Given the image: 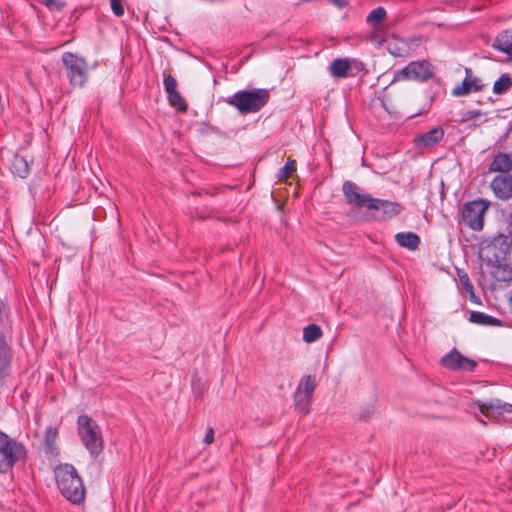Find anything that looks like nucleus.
Returning a JSON list of instances; mask_svg holds the SVG:
<instances>
[{
    "instance_id": "6ab92c4d",
    "label": "nucleus",
    "mask_w": 512,
    "mask_h": 512,
    "mask_svg": "<svg viewBox=\"0 0 512 512\" xmlns=\"http://www.w3.org/2000/svg\"><path fill=\"white\" fill-rule=\"evenodd\" d=\"M489 169L495 172H509L512 170V158L506 153L497 154L489 165Z\"/></svg>"
},
{
    "instance_id": "ddd939ff",
    "label": "nucleus",
    "mask_w": 512,
    "mask_h": 512,
    "mask_svg": "<svg viewBox=\"0 0 512 512\" xmlns=\"http://www.w3.org/2000/svg\"><path fill=\"white\" fill-rule=\"evenodd\" d=\"M494 194L500 199L512 197V175L503 174L496 176L491 182Z\"/></svg>"
},
{
    "instance_id": "7c9ffc66",
    "label": "nucleus",
    "mask_w": 512,
    "mask_h": 512,
    "mask_svg": "<svg viewBox=\"0 0 512 512\" xmlns=\"http://www.w3.org/2000/svg\"><path fill=\"white\" fill-rule=\"evenodd\" d=\"M168 100H169L170 104L172 106L176 107L178 110H185V108H186L185 101L181 97V95L178 93V91L168 94Z\"/></svg>"
},
{
    "instance_id": "4468645a",
    "label": "nucleus",
    "mask_w": 512,
    "mask_h": 512,
    "mask_svg": "<svg viewBox=\"0 0 512 512\" xmlns=\"http://www.w3.org/2000/svg\"><path fill=\"white\" fill-rule=\"evenodd\" d=\"M444 137V130L441 127H434L431 130L417 136L414 144L418 148H428L438 144Z\"/></svg>"
},
{
    "instance_id": "c85d7f7f",
    "label": "nucleus",
    "mask_w": 512,
    "mask_h": 512,
    "mask_svg": "<svg viewBox=\"0 0 512 512\" xmlns=\"http://www.w3.org/2000/svg\"><path fill=\"white\" fill-rule=\"evenodd\" d=\"M386 17V11L383 7L373 9L367 16V22L371 25H376L383 21Z\"/></svg>"
},
{
    "instance_id": "9d476101",
    "label": "nucleus",
    "mask_w": 512,
    "mask_h": 512,
    "mask_svg": "<svg viewBox=\"0 0 512 512\" xmlns=\"http://www.w3.org/2000/svg\"><path fill=\"white\" fill-rule=\"evenodd\" d=\"M363 70L364 64L355 58H336L328 67V72L334 78L353 77Z\"/></svg>"
},
{
    "instance_id": "412c9836",
    "label": "nucleus",
    "mask_w": 512,
    "mask_h": 512,
    "mask_svg": "<svg viewBox=\"0 0 512 512\" xmlns=\"http://www.w3.org/2000/svg\"><path fill=\"white\" fill-rule=\"evenodd\" d=\"M469 320L472 323L483 325V326H501L502 322L488 314H485L483 312L473 311L470 314Z\"/></svg>"
},
{
    "instance_id": "bb28decb",
    "label": "nucleus",
    "mask_w": 512,
    "mask_h": 512,
    "mask_svg": "<svg viewBox=\"0 0 512 512\" xmlns=\"http://www.w3.org/2000/svg\"><path fill=\"white\" fill-rule=\"evenodd\" d=\"M322 336L321 328L316 324H310L303 329V340L306 343H313Z\"/></svg>"
},
{
    "instance_id": "9b49d317",
    "label": "nucleus",
    "mask_w": 512,
    "mask_h": 512,
    "mask_svg": "<svg viewBox=\"0 0 512 512\" xmlns=\"http://www.w3.org/2000/svg\"><path fill=\"white\" fill-rule=\"evenodd\" d=\"M480 411L486 417H492L495 419L503 418V420H509L507 416L512 414V404L504 402L500 399H492L480 405Z\"/></svg>"
},
{
    "instance_id": "0eeeda50",
    "label": "nucleus",
    "mask_w": 512,
    "mask_h": 512,
    "mask_svg": "<svg viewBox=\"0 0 512 512\" xmlns=\"http://www.w3.org/2000/svg\"><path fill=\"white\" fill-rule=\"evenodd\" d=\"M490 202L484 199H476L464 204L461 210L462 221L475 232L484 228V216L487 213Z\"/></svg>"
},
{
    "instance_id": "cd10ccee",
    "label": "nucleus",
    "mask_w": 512,
    "mask_h": 512,
    "mask_svg": "<svg viewBox=\"0 0 512 512\" xmlns=\"http://www.w3.org/2000/svg\"><path fill=\"white\" fill-rule=\"evenodd\" d=\"M512 86V79L508 74H502L493 85L495 94H502L508 91Z\"/></svg>"
},
{
    "instance_id": "f8f14e48",
    "label": "nucleus",
    "mask_w": 512,
    "mask_h": 512,
    "mask_svg": "<svg viewBox=\"0 0 512 512\" xmlns=\"http://www.w3.org/2000/svg\"><path fill=\"white\" fill-rule=\"evenodd\" d=\"M441 363L445 368L451 370L472 371L476 367V362L474 360L464 357L455 349L445 355L441 359Z\"/></svg>"
},
{
    "instance_id": "f3484780",
    "label": "nucleus",
    "mask_w": 512,
    "mask_h": 512,
    "mask_svg": "<svg viewBox=\"0 0 512 512\" xmlns=\"http://www.w3.org/2000/svg\"><path fill=\"white\" fill-rule=\"evenodd\" d=\"M13 359L11 346L8 344L4 334L0 333V377L7 375Z\"/></svg>"
},
{
    "instance_id": "58836bf2",
    "label": "nucleus",
    "mask_w": 512,
    "mask_h": 512,
    "mask_svg": "<svg viewBox=\"0 0 512 512\" xmlns=\"http://www.w3.org/2000/svg\"><path fill=\"white\" fill-rule=\"evenodd\" d=\"M335 6L343 8L348 4V0H330Z\"/></svg>"
},
{
    "instance_id": "4be33fe9",
    "label": "nucleus",
    "mask_w": 512,
    "mask_h": 512,
    "mask_svg": "<svg viewBox=\"0 0 512 512\" xmlns=\"http://www.w3.org/2000/svg\"><path fill=\"white\" fill-rule=\"evenodd\" d=\"M487 118L481 110H467L461 116V122L468 123L469 126H478L486 122Z\"/></svg>"
},
{
    "instance_id": "423d86ee",
    "label": "nucleus",
    "mask_w": 512,
    "mask_h": 512,
    "mask_svg": "<svg viewBox=\"0 0 512 512\" xmlns=\"http://www.w3.org/2000/svg\"><path fill=\"white\" fill-rule=\"evenodd\" d=\"M26 456L25 447L0 431V472L5 473Z\"/></svg>"
},
{
    "instance_id": "7ed1b4c3",
    "label": "nucleus",
    "mask_w": 512,
    "mask_h": 512,
    "mask_svg": "<svg viewBox=\"0 0 512 512\" xmlns=\"http://www.w3.org/2000/svg\"><path fill=\"white\" fill-rule=\"evenodd\" d=\"M78 436L88 450L89 454L96 458L103 451V436L97 422L83 414L77 419Z\"/></svg>"
},
{
    "instance_id": "39448f33",
    "label": "nucleus",
    "mask_w": 512,
    "mask_h": 512,
    "mask_svg": "<svg viewBox=\"0 0 512 512\" xmlns=\"http://www.w3.org/2000/svg\"><path fill=\"white\" fill-rule=\"evenodd\" d=\"M512 248V238L500 233L491 241H483L479 248V257L487 265H496L505 261Z\"/></svg>"
},
{
    "instance_id": "2f4dec72",
    "label": "nucleus",
    "mask_w": 512,
    "mask_h": 512,
    "mask_svg": "<svg viewBox=\"0 0 512 512\" xmlns=\"http://www.w3.org/2000/svg\"><path fill=\"white\" fill-rule=\"evenodd\" d=\"M458 277H459L460 283L462 284V286L465 289V291L467 293L473 295L474 294V287H473V284L471 283V281L469 279L468 274L463 272V271H458Z\"/></svg>"
},
{
    "instance_id": "1a4fd4ad",
    "label": "nucleus",
    "mask_w": 512,
    "mask_h": 512,
    "mask_svg": "<svg viewBox=\"0 0 512 512\" xmlns=\"http://www.w3.org/2000/svg\"><path fill=\"white\" fill-rule=\"evenodd\" d=\"M434 75V67L426 60L413 61L395 73L394 80L424 82Z\"/></svg>"
},
{
    "instance_id": "f704fd0d",
    "label": "nucleus",
    "mask_w": 512,
    "mask_h": 512,
    "mask_svg": "<svg viewBox=\"0 0 512 512\" xmlns=\"http://www.w3.org/2000/svg\"><path fill=\"white\" fill-rule=\"evenodd\" d=\"M57 435H58V429L53 427V426H49L46 428V431H45V441L47 443V445L51 446L53 445V443L55 442L56 438H57Z\"/></svg>"
},
{
    "instance_id": "ea45409f",
    "label": "nucleus",
    "mask_w": 512,
    "mask_h": 512,
    "mask_svg": "<svg viewBox=\"0 0 512 512\" xmlns=\"http://www.w3.org/2000/svg\"><path fill=\"white\" fill-rule=\"evenodd\" d=\"M7 310V304L3 301H0V321L2 320V316L7 313Z\"/></svg>"
},
{
    "instance_id": "393cba45",
    "label": "nucleus",
    "mask_w": 512,
    "mask_h": 512,
    "mask_svg": "<svg viewBox=\"0 0 512 512\" xmlns=\"http://www.w3.org/2000/svg\"><path fill=\"white\" fill-rule=\"evenodd\" d=\"M315 387H316V383H315L314 378L312 376L308 375V376L303 377L300 380L296 391L301 392L302 394H305L312 398L313 393L315 391Z\"/></svg>"
},
{
    "instance_id": "a878e982",
    "label": "nucleus",
    "mask_w": 512,
    "mask_h": 512,
    "mask_svg": "<svg viewBox=\"0 0 512 512\" xmlns=\"http://www.w3.org/2000/svg\"><path fill=\"white\" fill-rule=\"evenodd\" d=\"M311 400H312L311 397H309L305 394H302L301 392L295 391V395H294L295 407L300 413L307 414L309 412Z\"/></svg>"
},
{
    "instance_id": "473e14b6",
    "label": "nucleus",
    "mask_w": 512,
    "mask_h": 512,
    "mask_svg": "<svg viewBox=\"0 0 512 512\" xmlns=\"http://www.w3.org/2000/svg\"><path fill=\"white\" fill-rule=\"evenodd\" d=\"M163 84H164V88H165V91L167 92V94L177 91L176 90L177 82L173 76H171V75L165 76L164 80H163Z\"/></svg>"
},
{
    "instance_id": "b1692460",
    "label": "nucleus",
    "mask_w": 512,
    "mask_h": 512,
    "mask_svg": "<svg viewBox=\"0 0 512 512\" xmlns=\"http://www.w3.org/2000/svg\"><path fill=\"white\" fill-rule=\"evenodd\" d=\"M491 266L495 268L493 275L496 278V280L503 282H508L512 280V268L510 266L503 264V262Z\"/></svg>"
},
{
    "instance_id": "20e7f679",
    "label": "nucleus",
    "mask_w": 512,
    "mask_h": 512,
    "mask_svg": "<svg viewBox=\"0 0 512 512\" xmlns=\"http://www.w3.org/2000/svg\"><path fill=\"white\" fill-rule=\"evenodd\" d=\"M269 92L266 89H251L236 92L227 99L241 114L255 113L268 102Z\"/></svg>"
},
{
    "instance_id": "c9c22d12",
    "label": "nucleus",
    "mask_w": 512,
    "mask_h": 512,
    "mask_svg": "<svg viewBox=\"0 0 512 512\" xmlns=\"http://www.w3.org/2000/svg\"><path fill=\"white\" fill-rule=\"evenodd\" d=\"M213 440H214V431L212 428H209L206 432L204 442L206 444H211L213 442Z\"/></svg>"
},
{
    "instance_id": "a211bd4d",
    "label": "nucleus",
    "mask_w": 512,
    "mask_h": 512,
    "mask_svg": "<svg viewBox=\"0 0 512 512\" xmlns=\"http://www.w3.org/2000/svg\"><path fill=\"white\" fill-rule=\"evenodd\" d=\"M397 244L408 250H416L420 244V238L413 232H399L395 235Z\"/></svg>"
},
{
    "instance_id": "2eb2a0df",
    "label": "nucleus",
    "mask_w": 512,
    "mask_h": 512,
    "mask_svg": "<svg viewBox=\"0 0 512 512\" xmlns=\"http://www.w3.org/2000/svg\"><path fill=\"white\" fill-rule=\"evenodd\" d=\"M492 47L505 54L507 61L512 62V29L500 32L493 40Z\"/></svg>"
},
{
    "instance_id": "72a5a7b5",
    "label": "nucleus",
    "mask_w": 512,
    "mask_h": 512,
    "mask_svg": "<svg viewBox=\"0 0 512 512\" xmlns=\"http://www.w3.org/2000/svg\"><path fill=\"white\" fill-rule=\"evenodd\" d=\"M110 6L115 16L121 17L124 15L123 0H110Z\"/></svg>"
},
{
    "instance_id": "6e6552de",
    "label": "nucleus",
    "mask_w": 512,
    "mask_h": 512,
    "mask_svg": "<svg viewBox=\"0 0 512 512\" xmlns=\"http://www.w3.org/2000/svg\"><path fill=\"white\" fill-rule=\"evenodd\" d=\"M62 62L67 70L71 85L82 87L88 78V64L86 60L71 52L62 55Z\"/></svg>"
},
{
    "instance_id": "aec40b11",
    "label": "nucleus",
    "mask_w": 512,
    "mask_h": 512,
    "mask_svg": "<svg viewBox=\"0 0 512 512\" xmlns=\"http://www.w3.org/2000/svg\"><path fill=\"white\" fill-rule=\"evenodd\" d=\"M389 52L395 57H407L410 55L412 47L411 44L402 39H394L389 43Z\"/></svg>"
},
{
    "instance_id": "e433bc0d",
    "label": "nucleus",
    "mask_w": 512,
    "mask_h": 512,
    "mask_svg": "<svg viewBox=\"0 0 512 512\" xmlns=\"http://www.w3.org/2000/svg\"><path fill=\"white\" fill-rule=\"evenodd\" d=\"M504 234L509 235L510 238H512V213L508 216L506 232Z\"/></svg>"
},
{
    "instance_id": "f257e3e1",
    "label": "nucleus",
    "mask_w": 512,
    "mask_h": 512,
    "mask_svg": "<svg viewBox=\"0 0 512 512\" xmlns=\"http://www.w3.org/2000/svg\"><path fill=\"white\" fill-rule=\"evenodd\" d=\"M343 193L347 202L355 208H367L380 211L384 219L398 215L402 208L396 202L373 198L370 194L361 193L359 187L350 181L343 184Z\"/></svg>"
},
{
    "instance_id": "5701e85b",
    "label": "nucleus",
    "mask_w": 512,
    "mask_h": 512,
    "mask_svg": "<svg viewBox=\"0 0 512 512\" xmlns=\"http://www.w3.org/2000/svg\"><path fill=\"white\" fill-rule=\"evenodd\" d=\"M11 170L20 178H26L29 174V165L27 160L20 155L14 156L11 164Z\"/></svg>"
},
{
    "instance_id": "4c0bfd02",
    "label": "nucleus",
    "mask_w": 512,
    "mask_h": 512,
    "mask_svg": "<svg viewBox=\"0 0 512 512\" xmlns=\"http://www.w3.org/2000/svg\"><path fill=\"white\" fill-rule=\"evenodd\" d=\"M44 4L48 8H60L61 5L59 4L58 0H44Z\"/></svg>"
},
{
    "instance_id": "f03ea898",
    "label": "nucleus",
    "mask_w": 512,
    "mask_h": 512,
    "mask_svg": "<svg viewBox=\"0 0 512 512\" xmlns=\"http://www.w3.org/2000/svg\"><path fill=\"white\" fill-rule=\"evenodd\" d=\"M55 481L63 497L73 504L81 503L85 498V486L77 470L71 464H59L54 469Z\"/></svg>"
},
{
    "instance_id": "dca6fc26",
    "label": "nucleus",
    "mask_w": 512,
    "mask_h": 512,
    "mask_svg": "<svg viewBox=\"0 0 512 512\" xmlns=\"http://www.w3.org/2000/svg\"><path fill=\"white\" fill-rule=\"evenodd\" d=\"M481 87V80L474 76L470 70L466 69V77L464 78L462 85L455 87L452 94L454 96H463L471 92L479 91Z\"/></svg>"
},
{
    "instance_id": "c756f323",
    "label": "nucleus",
    "mask_w": 512,
    "mask_h": 512,
    "mask_svg": "<svg viewBox=\"0 0 512 512\" xmlns=\"http://www.w3.org/2000/svg\"><path fill=\"white\" fill-rule=\"evenodd\" d=\"M296 170V162L294 160H288L286 164L279 170L278 179L285 180Z\"/></svg>"
}]
</instances>
